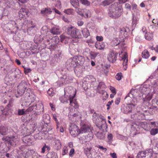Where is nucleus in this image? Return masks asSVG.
I'll list each match as a JSON object with an SVG mask.
<instances>
[{
	"label": "nucleus",
	"instance_id": "2f4dec72",
	"mask_svg": "<svg viewBox=\"0 0 158 158\" xmlns=\"http://www.w3.org/2000/svg\"><path fill=\"white\" fill-rule=\"evenodd\" d=\"M101 96L102 99L103 100H106L108 98V95L107 92L104 90H102L101 92Z\"/></svg>",
	"mask_w": 158,
	"mask_h": 158
},
{
	"label": "nucleus",
	"instance_id": "680f3d73",
	"mask_svg": "<svg viewBox=\"0 0 158 158\" xmlns=\"http://www.w3.org/2000/svg\"><path fill=\"white\" fill-rule=\"evenodd\" d=\"M98 118H99L98 120V123L100 124L99 125H101L100 123H101V122L103 120H104V117L102 116L101 115H99L98 116Z\"/></svg>",
	"mask_w": 158,
	"mask_h": 158
},
{
	"label": "nucleus",
	"instance_id": "72a5a7b5",
	"mask_svg": "<svg viewBox=\"0 0 158 158\" xmlns=\"http://www.w3.org/2000/svg\"><path fill=\"white\" fill-rule=\"evenodd\" d=\"M120 43V40L117 38H114L111 44L113 46H116Z\"/></svg>",
	"mask_w": 158,
	"mask_h": 158
},
{
	"label": "nucleus",
	"instance_id": "603ef678",
	"mask_svg": "<svg viewBox=\"0 0 158 158\" xmlns=\"http://www.w3.org/2000/svg\"><path fill=\"white\" fill-rule=\"evenodd\" d=\"M113 135L111 133H108L107 135V138L108 141L111 142L113 141Z\"/></svg>",
	"mask_w": 158,
	"mask_h": 158
},
{
	"label": "nucleus",
	"instance_id": "13d9d810",
	"mask_svg": "<svg viewBox=\"0 0 158 158\" xmlns=\"http://www.w3.org/2000/svg\"><path fill=\"white\" fill-rule=\"evenodd\" d=\"M77 58V60H78L79 61H80V62L81 64L82 63L81 62H83L85 61L84 58L81 56H79Z\"/></svg>",
	"mask_w": 158,
	"mask_h": 158
},
{
	"label": "nucleus",
	"instance_id": "5701e85b",
	"mask_svg": "<svg viewBox=\"0 0 158 158\" xmlns=\"http://www.w3.org/2000/svg\"><path fill=\"white\" fill-rule=\"evenodd\" d=\"M50 32L53 35H57L60 34L59 29L56 27H53L50 30Z\"/></svg>",
	"mask_w": 158,
	"mask_h": 158
},
{
	"label": "nucleus",
	"instance_id": "f8f14e48",
	"mask_svg": "<svg viewBox=\"0 0 158 158\" xmlns=\"http://www.w3.org/2000/svg\"><path fill=\"white\" fill-rule=\"evenodd\" d=\"M81 127L80 129V134L91 131L92 128L89 125L87 124H84L82 125L81 124Z\"/></svg>",
	"mask_w": 158,
	"mask_h": 158
},
{
	"label": "nucleus",
	"instance_id": "79ce46f5",
	"mask_svg": "<svg viewBox=\"0 0 158 158\" xmlns=\"http://www.w3.org/2000/svg\"><path fill=\"white\" fill-rule=\"evenodd\" d=\"M80 2L83 5L86 6H89L90 2L88 0H80Z\"/></svg>",
	"mask_w": 158,
	"mask_h": 158
},
{
	"label": "nucleus",
	"instance_id": "dca6fc26",
	"mask_svg": "<svg viewBox=\"0 0 158 158\" xmlns=\"http://www.w3.org/2000/svg\"><path fill=\"white\" fill-rule=\"evenodd\" d=\"M23 142L28 144H31L33 142L32 137L31 135H26L22 138Z\"/></svg>",
	"mask_w": 158,
	"mask_h": 158
},
{
	"label": "nucleus",
	"instance_id": "bb28decb",
	"mask_svg": "<svg viewBox=\"0 0 158 158\" xmlns=\"http://www.w3.org/2000/svg\"><path fill=\"white\" fill-rule=\"evenodd\" d=\"M150 56L148 51L146 49L144 50L142 53V56L143 58L145 59H148Z\"/></svg>",
	"mask_w": 158,
	"mask_h": 158
},
{
	"label": "nucleus",
	"instance_id": "09e8293b",
	"mask_svg": "<svg viewBox=\"0 0 158 158\" xmlns=\"http://www.w3.org/2000/svg\"><path fill=\"white\" fill-rule=\"evenodd\" d=\"M156 84H155L154 90L155 93H158V79L156 80Z\"/></svg>",
	"mask_w": 158,
	"mask_h": 158
},
{
	"label": "nucleus",
	"instance_id": "3c124183",
	"mask_svg": "<svg viewBox=\"0 0 158 158\" xmlns=\"http://www.w3.org/2000/svg\"><path fill=\"white\" fill-rule=\"evenodd\" d=\"M106 87V85L104 83L102 82H100L99 83L98 85V87L101 89H104Z\"/></svg>",
	"mask_w": 158,
	"mask_h": 158
},
{
	"label": "nucleus",
	"instance_id": "6e6d98bb",
	"mask_svg": "<svg viewBox=\"0 0 158 158\" xmlns=\"http://www.w3.org/2000/svg\"><path fill=\"white\" fill-rule=\"evenodd\" d=\"M68 152V148L66 146H64L63 148L62 155H64L66 154Z\"/></svg>",
	"mask_w": 158,
	"mask_h": 158
},
{
	"label": "nucleus",
	"instance_id": "37998d69",
	"mask_svg": "<svg viewBox=\"0 0 158 158\" xmlns=\"http://www.w3.org/2000/svg\"><path fill=\"white\" fill-rule=\"evenodd\" d=\"M109 33L110 35H114L116 33L115 28L113 27H110L109 29Z\"/></svg>",
	"mask_w": 158,
	"mask_h": 158
},
{
	"label": "nucleus",
	"instance_id": "f03ea898",
	"mask_svg": "<svg viewBox=\"0 0 158 158\" xmlns=\"http://www.w3.org/2000/svg\"><path fill=\"white\" fill-rule=\"evenodd\" d=\"M44 107L43 104L39 102H35L27 109V112L33 111L35 115H39L43 113Z\"/></svg>",
	"mask_w": 158,
	"mask_h": 158
},
{
	"label": "nucleus",
	"instance_id": "9d476101",
	"mask_svg": "<svg viewBox=\"0 0 158 158\" xmlns=\"http://www.w3.org/2000/svg\"><path fill=\"white\" fill-rule=\"evenodd\" d=\"M131 117L135 121L145 119V114L140 111H137L136 113L131 115Z\"/></svg>",
	"mask_w": 158,
	"mask_h": 158
},
{
	"label": "nucleus",
	"instance_id": "423d86ee",
	"mask_svg": "<svg viewBox=\"0 0 158 158\" xmlns=\"http://www.w3.org/2000/svg\"><path fill=\"white\" fill-rule=\"evenodd\" d=\"M18 92L20 96L22 95L27 88V82L24 81H22L18 86Z\"/></svg>",
	"mask_w": 158,
	"mask_h": 158
},
{
	"label": "nucleus",
	"instance_id": "aec40b11",
	"mask_svg": "<svg viewBox=\"0 0 158 158\" xmlns=\"http://www.w3.org/2000/svg\"><path fill=\"white\" fill-rule=\"evenodd\" d=\"M8 131V128L4 126H0V134L2 135L7 134Z\"/></svg>",
	"mask_w": 158,
	"mask_h": 158
},
{
	"label": "nucleus",
	"instance_id": "4c0bfd02",
	"mask_svg": "<svg viewBox=\"0 0 158 158\" xmlns=\"http://www.w3.org/2000/svg\"><path fill=\"white\" fill-rule=\"evenodd\" d=\"M135 91L134 90H133L130 91V92L127 95L126 98L127 97H130L131 98H135Z\"/></svg>",
	"mask_w": 158,
	"mask_h": 158
},
{
	"label": "nucleus",
	"instance_id": "6e6552de",
	"mask_svg": "<svg viewBox=\"0 0 158 158\" xmlns=\"http://www.w3.org/2000/svg\"><path fill=\"white\" fill-rule=\"evenodd\" d=\"M118 53L115 51L111 50L107 55L108 60L112 63H114L117 60Z\"/></svg>",
	"mask_w": 158,
	"mask_h": 158
},
{
	"label": "nucleus",
	"instance_id": "cd10ccee",
	"mask_svg": "<svg viewBox=\"0 0 158 158\" xmlns=\"http://www.w3.org/2000/svg\"><path fill=\"white\" fill-rule=\"evenodd\" d=\"M92 116L93 121L94 123L97 124L96 125L98 126V125H100V124L98 123L99 118L96 112L93 114Z\"/></svg>",
	"mask_w": 158,
	"mask_h": 158
},
{
	"label": "nucleus",
	"instance_id": "473e14b6",
	"mask_svg": "<svg viewBox=\"0 0 158 158\" xmlns=\"http://www.w3.org/2000/svg\"><path fill=\"white\" fill-rule=\"evenodd\" d=\"M133 99L131 101V103L129 104L131 105V106L133 107L134 108V107H135L137 104L138 102V101L135 98H132Z\"/></svg>",
	"mask_w": 158,
	"mask_h": 158
},
{
	"label": "nucleus",
	"instance_id": "8fccbe9b",
	"mask_svg": "<svg viewBox=\"0 0 158 158\" xmlns=\"http://www.w3.org/2000/svg\"><path fill=\"white\" fill-rule=\"evenodd\" d=\"M122 73H118L116 74L115 78L117 80L120 81L122 79Z\"/></svg>",
	"mask_w": 158,
	"mask_h": 158
},
{
	"label": "nucleus",
	"instance_id": "de8ad7c7",
	"mask_svg": "<svg viewBox=\"0 0 158 158\" xmlns=\"http://www.w3.org/2000/svg\"><path fill=\"white\" fill-rule=\"evenodd\" d=\"M59 86H62L63 85H65L66 82H65V79L64 78H61L60 81H58Z\"/></svg>",
	"mask_w": 158,
	"mask_h": 158
},
{
	"label": "nucleus",
	"instance_id": "5fc2aeb1",
	"mask_svg": "<svg viewBox=\"0 0 158 158\" xmlns=\"http://www.w3.org/2000/svg\"><path fill=\"white\" fill-rule=\"evenodd\" d=\"M43 118L44 122H46L49 119L50 117L48 114H45L43 115Z\"/></svg>",
	"mask_w": 158,
	"mask_h": 158
},
{
	"label": "nucleus",
	"instance_id": "c9c22d12",
	"mask_svg": "<svg viewBox=\"0 0 158 158\" xmlns=\"http://www.w3.org/2000/svg\"><path fill=\"white\" fill-rule=\"evenodd\" d=\"M64 12L67 15H71L73 14L74 13V11L73 9H68L65 10H64Z\"/></svg>",
	"mask_w": 158,
	"mask_h": 158
},
{
	"label": "nucleus",
	"instance_id": "f3484780",
	"mask_svg": "<svg viewBox=\"0 0 158 158\" xmlns=\"http://www.w3.org/2000/svg\"><path fill=\"white\" fill-rule=\"evenodd\" d=\"M132 107L129 104H127L126 106H124L122 109V111L125 114H127L131 112L133 109Z\"/></svg>",
	"mask_w": 158,
	"mask_h": 158
},
{
	"label": "nucleus",
	"instance_id": "6ab92c4d",
	"mask_svg": "<svg viewBox=\"0 0 158 158\" xmlns=\"http://www.w3.org/2000/svg\"><path fill=\"white\" fill-rule=\"evenodd\" d=\"M51 40L53 44L51 45V47H50V48H51L52 46L53 47H54L55 45L58 44L59 41V38L58 36H56L53 37Z\"/></svg>",
	"mask_w": 158,
	"mask_h": 158
},
{
	"label": "nucleus",
	"instance_id": "4be33fe9",
	"mask_svg": "<svg viewBox=\"0 0 158 158\" xmlns=\"http://www.w3.org/2000/svg\"><path fill=\"white\" fill-rule=\"evenodd\" d=\"M81 31L84 37L86 38L90 35L89 31L87 28H85L82 29Z\"/></svg>",
	"mask_w": 158,
	"mask_h": 158
},
{
	"label": "nucleus",
	"instance_id": "0eeeda50",
	"mask_svg": "<svg viewBox=\"0 0 158 158\" xmlns=\"http://www.w3.org/2000/svg\"><path fill=\"white\" fill-rule=\"evenodd\" d=\"M79 63L76 57H73V58L68 60L66 64L67 66L69 68H72L76 67Z\"/></svg>",
	"mask_w": 158,
	"mask_h": 158
},
{
	"label": "nucleus",
	"instance_id": "1a4fd4ad",
	"mask_svg": "<svg viewBox=\"0 0 158 158\" xmlns=\"http://www.w3.org/2000/svg\"><path fill=\"white\" fill-rule=\"evenodd\" d=\"M70 133L73 136H76L80 134V129L75 124H72L69 128Z\"/></svg>",
	"mask_w": 158,
	"mask_h": 158
},
{
	"label": "nucleus",
	"instance_id": "2eb2a0df",
	"mask_svg": "<svg viewBox=\"0 0 158 158\" xmlns=\"http://www.w3.org/2000/svg\"><path fill=\"white\" fill-rule=\"evenodd\" d=\"M139 125L146 131H149L151 128L150 124L146 122H140Z\"/></svg>",
	"mask_w": 158,
	"mask_h": 158
},
{
	"label": "nucleus",
	"instance_id": "f257e3e1",
	"mask_svg": "<svg viewBox=\"0 0 158 158\" xmlns=\"http://www.w3.org/2000/svg\"><path fill=\"white\" fill-rule=\"evenodd\" d=\"M109 10L108 14L109 16L114 19L119 17L123 11L122 7L118 3H115L111 5Z\"/></svg>",
	"mask_w": 158,
	"mask_h": 158
},
{
	"label": "nucleus",
	"instance_id": "c03bdc74",
	"mask_svg": "<svg viewBox=\"0 0 158 158\" xmlns=\"http://www.w3.org/2000/svg\"><path fill=\"white\" fill-rule=\"evenodd\" d=\"M150 134L152 135H154L158 133V128L152 129L150 131Z\"/></svg>",
	"mask_w": 158,
	"mask_h": 158
},
{
	"label": "nucleus",
	"instance_id": "052dcab7",
	"mask_svg": "<svg viewBox=\"0 0 158 158\" xmlns=\"http://www.w3.org/2000/svg\"><path fill=\"white\" fill-rule=\"evenodd\" d=\"M75 153V150L73 148L71 149L69 152V156L71 157H72L73 156V155Z\"/></svg>",
	"mask_w": 158,
	"mask_h": 158
},
{
	"label": "nucleus",
	"instance_id": "864d4df0",
	"mask_svg": "<svg viewBox=\"0 0 158 158\" xmlns=\"http://www.w3.org/2000/svg\"><path fill=\"white\" fill-rule=\"evenodd\" d=\"M47 148V149L49 150H50V148L49 147L46 145V144H45V145L44 146L43 148H42V150L41 152V153H44L46 149Z\"/></svg>",
	"mask_w": 158,
	"mask_h": 158
},
{
	"label": "nucleus",
	"instance_id": "a878e982",
	"mask_svg": "<svg viewBox=\"0 0 158 158\" xmlns=\"http://www.w3.org/2000/svg\"><path fill=\"white\" fill-rule=\"evenodd\" d=\"M70 3L75 8H78L79 6V2L78 0H71Z\"/></svg>",
	"mask_w": 158,
	"mask_h": 158
},
{
	"label": "nucleus",
	"instance_id": "39448f33",
	"mask_svg": "<svg viewBox=\"0 0 158 158\" xmlns=\"http://www.w3.org/2000/svg\"><path fill=\"white\" fill-rule=\"evenodd\" d=\"M67 32L73 38L79 37L80 32L78 29L72 26L67 28Z\"/></svg>",
	"mask_w": 158,
	"mask_h": 158
},
{
	"label": "nucleus",
	"instance_id": "58836bf2",
	"mask_svg": "<svg viewBox=\"0 0 158 158\" xmlns=\"http://www.w3.org/2000/svg\"><path fill=\"white\" fill-rule=\"evenodd\" d=\"M89 133L88 134L87 136H85L86 139H87L88 141L91 140L93 138V135L92 132L90 131L89 132Z\"/></svg>",
	"mask_w": 158,
	"mask_h": 158
},
{
	"label": "nucleus",
	"instance_id": "ea45409f",
	"mask_svg": "<svg viewBox=\"0 0 158 158\" xmlns=\"http://www.w3.org/2000/svg\"><path fill=\"white\" fill-rule=\"evenodd\" d=\"M53 119L56 122V125L57 126L56 130H58L59 129V123L57 118V116L56 114H53Z\"/></svg>",
	"mask_w": 158,
	"mask_h": 158
},
{
	"label": "nucleus",
	"instance_id": "a211bd4d",
	"mask_svg": "<svg viewBox=\"0 0 158 158\" xmlns=\"http://www.w3.org/2000/svg\"><path fill=\"white\" fill-rule=\"evenodd\" d=\"M105 43L102 42H96L95 44L96 48L99 50H103L105 48Z\"/></svg>",
	"mask_w": 158,
	"mask_h": 158
},
{
	"label": "nucleus",
	"instance_id": "c756f323",
	"mask_svg": "<svg viewBox=\"0 0 158 158\" xmlns=\"http://www.w3.org/2000/svg\"><path fill=\"white\" fill-rule=\"evenodd\" d=\"M97 137L100 139H103L105 138V134L104 132H98L96 134Z\"/></svg>",
	"mask_w": 158,
	"mask_h": 158
},
{
	"label": "nucleus",
	"instance_id": "0e129e2a",
	"mask_svg": "<svg viewBox=\"0 0 158 158\" xmlns=\"http://www.w3.org/2000/svg\"><path fill=\"white\" fill-rule=\"evenodd\" d=\"M96 38L97 40L99 41H101L103 40V37L101 36H96Z\"/></svg>",
	"mask_w": 158,
	"mask_h": 158
},
{
	"label": "nucleus",
	"instance_id": "b1692460",
	"mask_svg": "<svg viewBox=\"0 0 158 158\" xmlns=\"http://www.w3.org/2000/svg\"><path fill=\"white\" fill-rule=\"evenodd\" d=\"M52 12V11L50 8H45L43 9L41 11V14L44 15L50 14Z\"/></svg>",
	"mask_w": 158,
	"mask_h": 158
},
{
	"label": "nucleus",
	"instance_id": "e2e57ef3",
	"mask_svg": "<svg viewBox=\"0 0 158 158\" xmlns=\"http://www.w3.org/2000/svg\"><path fill=\"white\" fill-rule=\"evenodd\" d=\"M110 89L113 93L114 94H116V89L114 87L110 86Z\"/></svg>",
	"mask_w": 158,
	"mask_h": 158
},
{
	"label": "nucleus",
	"instance_id": "20e7f679",
	"mask_svg": "<svg viewBox=\"0 0 158 158\" xmlns=\"http://www.w3.org/2000/svg\"><path fill=\"white\" fill-rule=\"evenodd\" d=\"M142 92L143 93L142 97L143 101L148 102L150 101L152 98V94L151 93V89L149 88L146 87V85H144L141 88Z\"/></svg>",
	"mask_w": 158,
	"mask_h": 158
},
{
	"label": "nucleus",
	"instance_id": "338daca9",
	"mask_svg": "<svg viewBox=\"0 0 158 158\" xmlns=\"http://www.w3.org/2000/svg\"><path fill=\"white\" fill-rule=\"evenodd\" d=\"M91 148H85L84 150V152L85 154L90 152Z\"/></svg>",
	"mask_w": 158,
	"mask_h": 158
},
{
	"label": "nucleus",
	"instance_id": "9b49d317",
	"mask_svg": "<svg viewBox=\"0 0 158 158\" xmlns=\"http://www.w3.org/2000/svg\"><path fill=\"white\" fill-rule=\"evenodd\" d=\"M2 139L3 141L8 142L12 146L14 145L18 141L17 138L14 136H7L4 137Z\"/></svg>",
	"mask_w": 158,
	"mask_h": 158
},
{
	"label": "nucleus",
	"instance_id": "774afa93",
	"mask_svg": "<svg viewBox=\"0 0 158 158\" xmlns=\"http://www.w3.org/2000/svg\"><path fill=\"white\" fill-rule=\"evenodd\" d=\"M90 12L89 10H87L85 13L84 14V16H84L86 18H88L89 17Z\"/></svg>",
	"mask_w": 158,
	"mask_h": 158
},
{
	"label": "nucleus",
	"instance_id": "393cba45",
	"mask_svg": "<svg viewBox=\"0 0 158 158\" xmlns=\"http://www.w3.org/2000/svg\"><path fill=\"white\" fill-rule=\"evenodd\" d=\"M55 146L57 150H59L61 148V144L60 141L59 139H55Z\"/></svg>",
	"mask_w": 158,
	"mask_h": 158
},
{
	"label": "nucleus",
	"instance_id": "ddd939ff",
	"mask_svg": "<svg viewBox=\"0 0 158 158\" xmlns=\"http://www.w3.org/2000/svg\"><path fill=\"white\" fill-rule=\"evenodd\" d=\"M120 57L122 58V60H123V66H126L128 62V57L127 53L126 52H121L119 54Z\"/></svg>",
	"mask_w": 158,
	"mask_h": 158
},
{
	"label": "nucleus",
	"instance_id": "69168bd1",
	"mask_svg": "<svg viewBox=\"0 0 158 158\" xmlns=\"http://www.w3.org/2000/svg\"><path fill=\"white\" fill-rule=\"evenodd\" d=\"M26 130V131L24 133V134H25L27 135H30V134H31V133L29 131V130L25 128L24 130L25 131Z\"/></svg>",
	"mask_w": 158,
	"mask_h": 158
},
{
	"label": "nucleus",
	"instance_id": "7c9ffc66",
	"mask_svg": "<svg viewBox=\"0 0 158 158\" xmlns=\"http://www.w3.org/2000/svg\"><path fill=\"white\" fill-rule=\"evenodd\" d=\"M46 158H57L56 153L53 152H49L46 156Z\"/></svg>",
	"mask_w": 158,
	"mask_h": 158
},
{
	"label": "nucleus",
	"instance_id": "49530a36",
	"mask_svg": "<svg viewBox=\"0 0 158 158\" xmlns=\"http://www.w3.org/2000/svg\"><path fill=\"white\" fill-rule=\"evenodd\" d=\"M47 93L49 96L51 97L54 96L55 94L53 89L52 88H50L48 90Z\"/></svg>",
	"mask_w": 158,
	"mask_h": 158
},
{
	"label": "nucleus",
	"instance_id": "f704fd0d",
	"mask_svg": "<svg viewBox=\"0 0 158 158\" xmlns=\"http://www.w3.org/2000/svg\"><path fill=\"white\" fill-rule=\"evenodd\" d=\"M152 103V105L154 107L158 109V98L153 99Z\"/></svg>",
	"mask_w": 158,
	"mask_h": 158
},
{
	"label": "nucleus",
	"instance_id": "4d7b16f0",
	"mask_svg": "<svg viewBox=\"0 0 158 158\" xmlns=\"http://www.w3.org/2000/svg\"><path fill=\"white\" fill-rule=\"evenodd\" d=\"M77 9L76 10L77 12L79 14L81 15V16H84V14L82 12V10H81L80 8H77Z\"/></svg>",
	"mask_w": 158,
	"mask_h": 158
},
{
	"label": "nucleus",
	"instance_id": "a18cd8bd",
	"mask_svg": "<svg viewBox=\"0 0 158 158\" xmlns=\"http://www.w3.org/2000/svg\"><path fill=\"white\" fill-rule=\"evenodd\" d=\"M98 54L95 52L91 51L90 52V57L91 59H94L96 56Z\"/></svg>",
	"mask_w": 158,
	"mask_h": 158
},
{
	"label": "nucleus",
	"instance_id": "e433bc0d",
	"mask_svg": "<svg viewBox=\"0 0 158 158\" xmlns=\"http://www.w3.org/2000/svg\"><path fill=\"white\" fill-rule=\"evenodd\" d=\"M147 153H148L144 151L140 152L138 154L137 157L138 158H143V157H145L146 156V154Z\"/></svg>",
	"mask_w": 158,
	"mask_h": 158
},
{
	"label": "nucleus",
	"instance_id": "c85d7f7f",
	"mask_svg": "<svg viewBox=\"0 0 158 158\" xmlns=\"http://www.w3.org/2000/svg\"><path fill=\"white\" fill-rule=\"evenodd\" d=\"M153 35L151 33H146L145 35V37L148 40H151L153 38Z\"/></svg>",
	"mask_w": 158,
	"mask_h": 158
},
{
	"label": "nucleus",
	"instance_id": "412c9836",
	"mask_svg": "<svg viewBox=\"0 0 158 158\" xmlns=\"http://www.w3.org/2000/svg\"><path fill=\"white\" fill-rule=\"evenodd\" d=\"M27 10L24 8H22L19 12V16L21 18H23L27 14Z\"/></svg>",
	"mask_w": 158,
	"mask_h": 158
},
{
	"label": "nucleus",
	"instance_id": "a19ab883",
	"mask_svg": "<svg viewBox=\"0 0 158 158\" xmlns=\"http://www.w3.org/2000/svg\"><path fill=\"white\" fill-rule=\"evenodd\" d=\"M112 3L111 0H105L102 2V5L105 6L109 5Z\"/></svg>",
	"mask_w": 158,
	"mask_h": 158
},
{
	"label": "nucleus",
	"instance_id": "7ed1b4c3",
	"mask_svg": "<svg viewBox=\"0 0 158 158\" xmlns=\"http://www.w3.org/2000/svg\"><path fill=\"white\" fill-rule=\"evenodd\" d=\"M75 94H76L73 95H70L69 98V99H68L65 94L64 96H62L60 98V100L61 102L63 103L65 102L68 103L69 101L70 105L76 109L78 107V105L76 100L74 99Z\"/></svg>",
	"mask_w": 158,
	"mask_h": 158
},
{
	"label": "nucleus",
	"instance_id": "4468645a",
	"mask_svg": "<svg viewBox=\"0 0 158 158\" xmlns=\"http://www.w3.org/2000/svg\"><path fill=\"white\" fill-rule=\"evenodd\" d=\"M35 96L34 94L31 93L29 94L27 98V100L26 102V103L28 102V104H27V105H31V104L34 102L35 100Z\"/></svg>",
	"mask_w": 158,
	"mask_h": 158
},
{
	"label": "nucleus",
	"instance_id": "bf43d9fd",
	"mask_svg": "<svg viewBox=\"0 0 158 158\" xmlns=\"http://www.w3.org/2000/svg\"><path fill=\"white\" fill-rule=\"evenodd\" d=\"M24 109H19L18 110V114L19 115H22L24 114L25 112H24Z\"/></svg>",
	"mask_w": 158,
	"mask_h": 158
}]
</instances>
